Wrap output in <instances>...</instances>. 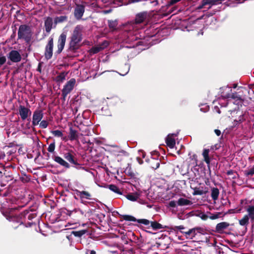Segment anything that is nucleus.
I'll use <instances>...</instances> for the list:
<instances>
[{"label": "nucleus", "mask_w": 254, "mask_h": 254, "mask_svg": "<svg viewBox=\"0 0 254 254\" xmlns=\"http://www.w3.org/2000/svg\"><path fill=\"white\" fill-rule=\"evenodd\" d=\"M203 194V192L200 190H195L193 194L194 195H201Z\"/></svg>", "instance_id": "nucleus-49"}, {"label": "nucleus", "mask_w": 254, "mask_h": 254, "mask_svg": "<svg viewBox=\"0 0 254 254\" xmlns=\"http://www.w3.org/2000/svg\"><path fill=\"white\" fill-rule=\"evenodd\" d=\"M48 126V123L46 120L42 121L39 125L40 127L42 128H46Z\"/></svg>", "instance_id": "nucleus-42"}, {"label": "nucleus", "mask_w": 254, "mask_h": 254, "mask_svg": "<svg viewBox=\"0 0 254 254\" xmlns=\"http://www.w3.org/2000/svg\"><path fill=\"white\" fill-rule=\"evenodd\" d=\"M38 70L40 72H41V69H40V67H38Z\"/></svg>", "instance_id": "nucleus-63"}, {"label": "nucleus", "mask_w": 254, "mask_h": 254, "mask_svg": "<svg viewBox=\"0 0 254 254\" xmlns=\"http://www.w3.org/2000/svg\"><path fill=\"white\" fill-rule=\"evenodd\" d=\"M51 132L55 137H61L63 140H66V137L64 136V134L62 131L60 130H52Z\"/></svg>", "instance_id": "nucleus-23"}, {"label": "nucleus", "mask_w": 254, "mask_h": 254, "mask_svg": "<svg viewBox=\"0 0 254 254\" xmlns=\"http://www.w3.org/2000/svg\"><path fill=\"white\" fill-rule=\"evenodd\" d=\"M239 124H241V123H239V120H238L237 119H235V120L234 121V126H237V125H238Z\"/></svg>", "instance_id": "nucleus-55"}, {"label": "nucleus", "mask_w": 254, "mask_h": 254, "mask_svg": "<svg viewBox=\"0 0 254 254\" xmlns=\"http://www.w3.org/2000/svg\"><path fill=\"white\" fill-rule=\"evenodd\" d=\"M67 73L63 72L61 73L59 75L57 76L55 78V81L59 83H62L64 80H65L66 75Z\"/></svg>", "instance_id": "nucleus-24"}, {"label": "nucleus", "mask_w": 254, "mask_h": 254, "mask_svg": "<svg viewBox=\"0 0 254 254\" xmlns=\"http://www.w3.org/2000/svg\"><path fill=\"white\" fill-rule=\"evenodd\" d=\"M185 229V227L183 225H180V226H175L174 230H183V229Z\"/></svg>", "instance_id": "nucleus-52"}, {"label": "nucleus", "mask_w": 254, "mask_h": 254, "mask_svg": "<svg viewBox=\"0 0 254 254\" xmlns=\"http://www.w3.org/2000/svg\"><path fill=\"white\" fill-rule=\"evenodd\" d=\"M14 228H16L17 227L18 225H13L12 226Z\"/></svg>", "instance_id": "nucleus-62"}, {"label": "nucleus", "mask_w": 254, "mask_h": 254, "mask_svg": "<svg viewBox=\"0 0 254 254\" xmlns=\"http://www.w3.org/2000/svg\"><path fill=\"white\" fill-rule=\"evenodd\" d=\"M85 11V7L81 4H77L74 9V15L75 18L79 20L82 17Z\"/></svg>", "instance_id": "nucleus-13"}, {"label": "nucleus", "mask_w": 254, "mask_h": 254, "mask_svg": "<svg viewBox=\"0 0 254 254\" xmlns=\"http://www.w3.org/2000/svg\"><path fill=\"white\" fill-rule=\"evenodd\" d=\"M142 192L140 190H138L135 192L129 193L126 195V198L130 201H138L141 195Z\"/></svg>", "instance_id": "nucleus-16"}, {"label": "nucleus", "mask_w": 254, "mask_h": 254, "mask_svg": "<svg viewBox=\"0 0 254 254\" xmlns=\"http://www.w3.org/2000/svg\"><path fill=\"white\" fill-rule=\"evenodd\" d=\"M101 49L102 48L101 47H94L91 50L94 54H96L98 53L101 50Z\"/></svg>", "instance_id": "nucleus-47"}, {"label": "nucleus", "mask_w": 254, "mask_h": 254, "mask_svg": "<svg viewBox=\"0 0 254 254\" xmlns=\"http://www.w3.org/2000/svg\"><path fill=\"white\" fill-rule=\"evenodd\" d=\"M53 39L51 38L45 48V56L46 58L48 60L51 59L53 56Z\"/></svg>", "instance_id": "nucleus-11"}, {"label": "nucleus", "mask_w": 254, "mask_h": 254, "mask_svg": "<svg viewBox=\"0 0 254 254\" xmlns=\"http://www.w3.org/2000/svg\"><path fill=\"white\" fill-rule=\"evenodd\" d=\"M247 211L248 213V217L251 219L252 224H254V206L250 205L247 209Z\"/></svg>", "instance_id": "nucleus-21"}, {"label": "nucleus", "mask_w": 254, "mask_h": 254, "mask_svg": "<svg viewBox=\"0 0 254 254\" xmlns=\"http://www.w3.org/2000/svg\"><path fill=\"white\" fill-rule=\"evenodd\" d=\"M31 37L30 28L26 25H21L19 26L18 31V39H23L26 42H29Z\"/></svg>", "instance_id": "nucleus-4"}, {"label": "nucleus", "mask_w": 254, "mask_h": 254, "mask_svg": "<svg viewBox=\"0 0 254 254\" xmlns=\"http://www.w3.org/2000/svg\"><path fill=\"white\" fill-rule=\"evenodd\" d=\"M67 19V17L66 16H60L59 17H56L55 18V24H57L58 23L63 22Z\"/></svg>", "instance_id": "nucleus-31"}, {"label": "nucleus", "mask_w": 254, "mask_h": 254, "mask_svg": "<svg viewBox=\"0 0 254 254\" xmlns=\"http://www.w3.org/2000/svg\"><path fill=\"white\" fill-rule=\"evenodd\" d=\"M177 203L179 205L183 206L190 205L191 203V202L190 200H188L187 199L180 198V199H179Z\"/></svg>", "instance_id": "nucleus-28"}, {"label": "nucleus", "mask_w": 254, "mask_h": 254, "mask_svg": "<svg viewBox=\"0 0 254 254\" xmlns=\"http://www.w3.org/2000/svg\"><path fill=\"white\" fill-rule=\"evenodd\" d=\"M239 120V123H242L245 119L244 118V116L243 115H240L239 118L237 119Z\"/></svg>", "instance_id": "nucleus-50"}, {"label": "nucleus", "mask_w": 254, "mask_h": 254, "mask_svg": "<svg viewBox=\"0 0 254 254\" xmlns=\"http://www.w3.org/2000/svg\"><path fill=\"white\" fill-rule=\"evenodd\" d=\"M249 218L248 215H245L243 218L239 220V224L240 225L242 226H245L246 228L247 225L249 224Z\"/></svg>", "instance_id": "nucleus-27"}, {"label": "nucleus", "mask_w": 254, "mask_h": 254, "mask_svg": "<svg viewBox=\"0 0 254 254\" xmlns=\"http://www.w3.org/2000/svg\"><path fill=\"white\" fill-rule=\"evenodd\" d=\"M64 158L69 162L70 163L74 165L77 164V162L74 160L73 156L69 152L65 153L64 155Z\"/></svg>", "instance_id": "nucleus-22"}, {"label": "nucleus", "mask_w": 254, "mask_h": 254, "mask_svg": "<svg viewBox=\"0 0 254 254\" xmlns=\"http://www.w3.org/2000/svg\"><path fill=\"white\" fill-rule=\"evenodd\" d=\"M68 138L71 141L78 140L79 138V133L77 131L73 129L72 127H70Z\"/></svg>", "instance_id": "nucleus-18"}, {"label": "nucleus", "mask_w": 254, "mask_h": 254, "mask_svg": "<svg viewBox=\"0 0 254 254\" xmlns=\"http://www.w3.org/2000/svg\"><path fill=\"white\" fill-rule=\"evenodd\" d=\"M53 24V19L50 17L46 18L45 21V27L46 31L49 33L52 29V26Z\"/></svg>", "instance_id": "nucleus-19"}, {"label": "nucleus", "mask_w": 254, "mask_h": 254, "mask_svg": "<svg viewBox=\"0 0 254 254\" xmlns=\"http://www.w3.org/2000/svg\"><path fill=\"white\" fill-rule=\"evenodd\" d=\"M221 2V0H202L201 4L198 6V9L203 8H210L213 5Z\"/></svg>", "instance_id": "nucleus-7"}, {"label": "nucleus", "mask_w": 254, "mask_h": 254, "mask_svg": "<svg viewBox=\"0 0 254 254\" xmlns=\"http://www.w3.org/2000/svg\"><path fill=\"white\" fill-rule=\"evenodd\" d=\"M154 163V165L152 164L151 167L154 169H156L159 168L160 166V162L157 159H152L151 163Z\"/></svg>", "instance_id": "nucleus-34"}, {"label": "nucleus", "mask_w": 254, "mask_h": 254, "mask_svg": "<svg viewBox=\"0 0 254 254\" xmlns=\"http://www.w3.org/2000/svg\"><path fill=\"white\" fill-rule=\"evenodd\" d=\"M219 194V190L216 188H213L211 190V196L215 201L218 199Z\"/></svg>", "instance_id": "nucleus-26"}, {"label": "nucleus", "mask_w": 254, "mask_h": 254, "mask_svg": "<svg viewBox=\"0 0 254 254\" xmlns=\"http://www.w3.org/2000/svg\"><path fill=\"white\" fill-rule=\"evenodd\" d=\"M177 134L173 133L169 134L166 138V143L167 146L170 148H173L176 144L175 137H176Z\"/></svg>", "instance_id": "nucleus-15"}, {"label": "nucleus", "mask_w": 254, "mask_h": 254, "mask_svg": "<svg viewBox=\"0 0 254 254\" xmlns=\"http://www.w3.org/2000/svg\"><path fill=\"white\" fill-rule=\"evenodd\" d=\"M86 232V230H81L79 231H76L73 232V234L76 237H80Z\"/></svg>", "instance_id": "nucleus-39"}, {"label": "nucleus", "mask_w": 254, "mask_h": 254, "mask_svg": "<svg viewBox=\"0 0 254 254\" xmlns=\"http://www.w3.org/2000/svg\"><path fill=\"white\" fill-rule=\"evenodd\" d=\"M86 254H96V252L94 250H87Z\"/></svg>", "instance_id": "nucleus-53"}, {"label": "nucleus", "mask_w": 254, "mask_h": 254, "mask_svg": "<svg viewBox=\"0 0 254 254\" xmlns=\"http://www.w3.org/2000/svg\"><path fill=\"white\" fill-rule=\"evenodd\" d=\"M151 3L154 5H156L158 4V0H153L152 1H151Z\"/></svg>", "instance_id": "nucleus-58"}, {"label": "nucleus", "mask_w": 254, "mask_h": 254, "mask_svg": "<svg viewBox=\"0 0 254 254\" xmlns=\"http://www.w3.org/2000/svg\"><path fill=\"white\" fill-rule=\"evenodd\" d=\"M224 91L221 93V97L223 99H227V98H232V99H236L237 98L236 102L237 104H239L241 103V100L240 98H238L235 94L233 93L231 94V92L232 91V89L231 87L226 86L223 88Z\"/></svg>", "instance_id": "nucleus-5"}, {"label": "nucleus", "mask_w": 254, "mask_h": 254, "mask_svg": "<svg viewBox=\"0 0 254 254\" xmlns=\"http://www.w3.org/2000/svg\"><path fill=\"white\" fill-rule=\"evenodd\" d=\"M43 117V113L41 110H36L33 114L32 125L33 126H37Z\"/></svg>", "instance_id": "nucleus-10"}, {"label": "nucleus", "mask_w": 254, "mask_h": 254, "mask_svg": "<svg viewBox=\"0 0 254 254\" xmlns=\"http://www.w3.org/2000/svg\"><path fill=\"white\" fill-rule=\"evenodd\" d=\"M108 188L110 189V190H111V191H112L117 194H122V192L121 191V190L116 185H110L108 186Z\"/></svg>", "instance_id": "nucleus-29"}, {"label": "nucleus", "mask_w": 254, "mask_h": 254, "mask_svg": "<svg viewBox=\"0 0 254 254\" xmlns=\"http://www.w3.org/2000/svg\"><path fill=\"white\" fill-rule=\"evenodd\" d=\"M177 202L174 200H172L169 202V205L171 207H175L176 206Z\"/></svg>", "instance_id": "nucleus-48"}, {"label": "nucleus", "mask_w": 254, "mask_h": 254, "mask_svg": "<svg viewBox=\"0 0 254 254\" xmlns=\"http://www.w3.org/2000/svg\"><path fill=\"white\" fill-rule=\"evenodd\" d=\"M66 39V35L65 33H63L60 36L58 42L57 53L60 54L64 48Z\"/></svg>", "instance_id": "nucleus-12"}, {"label": "nucleus", "mask_w": 254, "mask_h": 254, "mask_svg": "<svg viewBox=\"0 0 254 254\" xmlns=\"http://www.w3.org/2000/svg\"><path fill=\"white\" fill-rule=\"evenodd\" d=\"M184 233L186 234L187 237H190L191 238V229H190L188 231L185 232Z\"/></svg>", "instance_id": "nucleus-51"}, {"label": "nucleus", "mask_w": 254, "mask_h": 254, "mask_svg": "<svg viewBox=\"0 0 254 254\" xmlns=\"http://www.w3.org/2000/svg\"><path fill=\"white\" fill-rule=\"evenodd\" d=\"M128 71H129V67H128V66H127V71L126 72H125V73H124V74H121L122 75H123V76H124V75H125L126 74H127L128 73Z\"/></svg>", "instance_id": "nucleus-60"}, {"label": "nucleus", "mask_w": 254, "mask_h": 254, "mask_svg": "<svg viewBox=\"0 0 254 254\" xmlns=\"http://www.w3.org/2000/svg\"><path fill=\"white\" fill-rule=\"evenodd\" d=\"M76 195L79 197L81 203L84 204H87L88 202L86 200H92L91 194L86 191L75 190Z\"/></svg>", "instance_id": "nucleus-6"}, {"label": "nucleus", "mask_w": 254, "mask_h": 254, "mask_svg": "<svg viewBox=\"0 0 254 254\" xmlns=\"http://www.w3.org/2000/svg\"><path fill=\"white\" fill-rule=\"evenodd\" d=\"M244 174L246 177H248L250 176H253L254 175V165L253 167L247 170L244 171Z\"/></svg>", "instance_id": "nucleus-33"}, {"label": "nucleus", "mask_w": 254, "mask_h": 254, "mask_svg": "<svg viewBox=\"0 0 254 254\" xmlns=\"http://www.w3.org/2000/svg\"><path fill=\"white\" fill-rule=\"evenodd\" d=\"M55 142H53L51 143L48 146L47 150L49 152L53 153L54 152L55 149Z\"/></svg>", "instance_id": "nucleus-37"}, {"label": "nucleus", "mask_w": 254, "mask_h": 254, "mask_svg": "<svg viewBox=\"0 0 254 254\" xmlns=\"http://www.w3.org/2000/svg\"><path fill=\"white\" fill-rule=\"evenodd\" d=\"M198 216L203 220H206L208 218V216L205 213L203 212L199 213Z\"/></svg>", "instance_id": "nucleus-44"}, {"label": "nucleus", "mask_w": 254, "mask_h": 254, "mask_svg": "<svg viewBox=\"0 0 254 254\" xmlns=\"http://www.w3.org/2000/svg\"><path fill=\"white\" fill-rule=\"evenodd\" d=\"M227 174L228 175H232L234 174V171L233 170L228 171Z\"/></svg>", "instance_id": "nucleus-57"}, {"label": "nucleus", "mask_w": 254, "mask_h": 254, "mask_svg": "<svg viewBox=\"0 0 254 254\" xmlns=\"http://www.w3.org/2000/svg\"><path fill=\"white\" fill-rule=\"evenodd\" d=\"M76 83V80L74 78H71L67 83L64 85L62 92H63L64 95H68L73 90Z\"/></svg>", "instance_id": "nucleus-9"}, {"label": "nucleus", "mask_w": 254, "mask_h": 254, "mask_svg": "<svg viewBox=\"0 0 254 254\" xmlns=\"http://www.w3.org/2000/svg\"><path fill=\"white\" fill-rule=\"evenodd\" d=\"M118 23L116 20L113 21L110 20L108 21V25L110 28L114 30L116 29Z\"/></svg>", "instance_id": "nucleus-35"}, {"label": "nucleus", "mask_w": 254, "mask_h": 254, "mask_svg": "<svg viewBox=\"0 0 254 254\" xmlns=\"http://www.w3.org/2000/svg\"><path fill=\"white\" fill-rule=\"evenodd\" d=\"M150 225L154 230H159L162 228V225L155 221L150 222Z\"/></svg>", "instance_id": "nucleus-30"}, {"label": "nucleus", "mask_w": 254, "mask_h": 254, "mask_svg": "<svg viewBox=\"0 0 254 254\" xmlns=\"http://www.w3.org/2000/svg\"><path fill=\"white\" fill-rule=\"evenodd\" d=\"M62 92V96H63L62 99H63V100L64 101L65 100V99H66V96H67V95H64V94H63V92Z\"/></svg>", "instance_id": "nucleus-59"}, {"label": "nucleus", "mask_w": 254, "mask_h": 254, "mask_svg": "<svg viewBox=\"0 0 254 254\" xmlns=\"http://www.w3.org/2000/svg\"><path fill=\"white\" fill-rule=\"evenodd\" d=\"M214 110L218 114H220L221 113L220 109L218 108L217 106L214 107Z\"/></svg>", "instance_id": "nucleus-56"}, {"label": "nucleus", "mask_w": 254, "mask_h": 254, "mask_svg": "<svg viewBox=\"0 0 254 254\" xmlns=\"http://www.w3.org/2000/svg\"><path fill=\"white\" fill-rule=\"evenodd\" d=\"M7 56L8 59L13 63H18L21 60V56L20 53L16 50H11Z\"/></svg>", "instance_id": "nucleus-8"}, {"label": "nucleus", "mask_w": 254, "mask_h": 254, "mask_svg": "<svg viewBox=\"0 0 254 254\" xmlns=\"http://www.w3.org/2000/svg\"><path fill=\"white\" fill-rule=\"evenodd\" d=\"M54 160L56 163L66 168H69L70 167L69 164L60 156H55Z\"/></svg>", "instance_id": "nucleus-20"}, {"label": "nucleus", "mask_w": 254, "mask_h": 254, "mask_svg": "<svg viewBox=\"0 0 254 254\" xmlns=\"http://www.w3.org/2000/svg\"><path fill=\"white\" fill-rule=\"evenodd\" d=\"M209 150L208 149H205L202 152V155L204 158V161L206 163L209 165L210 164V160L209 157Z\"/></svg>", "instance_id": "nucleus-25"}, {"label": "nucleus", "mask_w": 254, "mask_h": 254, "mask_svg": "<svg viewBox=\"0 0 254 254\" xmlns=\"http://www.w3.org/2000/svg\"><path fill=\"white\" fill-rule=\"evenodd\" d=\"M137 222L139 223L143 224L146 226L149 225L150 224V222L148 220L145 219H138Z\"/></svg>", "instance_id": "nucleus-40"}, {"label": "nucleus", "mask_w": 254, "mask_h": 254, "mask_svg": "<svg viewBox=\"0 0 254 254\" xmlns=\"http://www.w3.org/2000/svg\"><path fill=\"white\" fill-rule=\"evenodd\" d=\"M219 217H220V213H217L216 214H213V215H211L210 216H209V218L211 219V220H214V219L218 218Z\"/></svg>", "instance_id": "nucleus-46"}, {"label": "nucleus", "mask_w": 254, "mask_h": 254, "mask_svg": "<svg viewBox=\"0 0 254 254\" xmlns=\"http://www.w3.org/2000/svg\"><path fill=\"white\" fill-rule=\"evenodd\" d=\"M149 14L146 11L140 12L136 15L134 22L128 25L129 30L135 31L144 28L149 22Z\"/></svg>", "instance_id": "nucleus-2"}, {"label": "nucleus", "mask_w": 254, "mask_h": 254, "mask_svg": "<svg viewBox=\"0 0 254 254\" xmlns=\"http://www.w3.org/2000/svg\"><path fill=\"white\" fill-rule=\"evenodd\" d=\"M214 132L217 136H219L221 134V131L219 129H215Z\"/></svg>", "instance_id": "nucleus-54"}, {"label": "nucleus", "mask_w": 254, "mask_h": 254, "mask_svg": "<svg viewBox=\"0 0 254 254\" xmlns=\"http://www.w3.org/2000/svg\"><path fill=\"white\" fill-rule=\"evenodd\" d=\"M34 215L28 210H25L18 215H14L12 213L6 216V219L9 221L14 223H17L18 225L23 224L26 227H30L32 223L28 222L34 218Z\"/></svg>", "instance_id": "nucleus-1"}, {"label": "nucleus", "mask_w": 254, "mask_h": 254, "mask_svg": "<svg viewBox=\"0 0 254 254\" xmlns=\"http://www.w3.org/2000/svg\"><path fill=\"white\" fill-rule=\"evenodd\" d=\"M209 106L206 104H202L200 106V110L203 112H206L209 110Z\"/></svg>", "instance_id": "nucleus-43"}, {"label": "nucleus", "mask_w": 254, "mask_h": 254, "mask_svg": "<svg viewBox=\"0 0 254 254\" xmlns=\"http://www.w3.org/2000/svg\"><path fill=\"white\" fill-rule=\"evenodd\" d=\"M121 1L122 4H127L128 3L138 2L141 0H119Z\"/></svg>", "instance_id": "nucleus-38"}, {"label": "nucleus", "mask_w": 254, "mask_h": 254, "mask_svg": "<svg viewBox=\"0 0 254 254\" xmlns=\"http://www.w3.org/2000/svg\"><path fill=\"white\" fill-rule=\"evenodd\" d=\"M230 226L229 223L226 222H222L217 224L216 231L218 233H222Z\"/></svg>", "instance_id": "nucleus-17"}, {"label": "nucleus", "mask_w": 254, "mask_h": 254, "mask_svg": "<svg viewBox=\"0 0 254 254\" xmlns=\"http://www.w3.org/2000/svg\"><path fill=\"white\" fill-rule=\"evenodd\" d=\"M124 219L127 221H133L135 222L136 221L135 218L130 215H124L123 216Z\"/></svg>", "instance_id": "nucleus-41"}, {"label": "nucleus", "mask_w": 254, "mask_h": 254, "mask_svg": "<svg viewBox=\"0 0 254 254\" xmlns=\"http://www.w3.org/2000/svg\"><path fill=\"white\" fill-rule=\"evenodd\" d=\"M209 19L211 21H213V20H216V19L213 17H210Z\"/></svg>", "instance_id": "nucleus-61"}, {"label": "nucleus", "mask_w": 254, "mask_h": 254, "mask_svg": "<svg viewBox=\"0 0 254 254\" xmlns=\"http://www.w3.org/2000/svg\"><path fill=\"white\" fill-rule=\"evenodd\" d=\"M19 114L22 120H25L31 114L30 110L24 106H20L19 108Z\"/></svg>", "instance_id": "nucleus-14"}, {"label": "nucleus", "mask_w": 254, "mask_h": 254, "mask_svg": "<svg viewBox=\"0 0 254 254\" xmlns=\"http://www.w3.org/2000/svg\"><path fill=\"white\" fill-rule=\"evenodd\" d=\"M83 26L81 25L76 26L72 32L69 42V48L71 50L76 49L82 39Z\"/></svg>", "instance_id": "nucleus-3"}, {"label": "nucleus", "mask_w": 254, "mask_h": 254, "mask_svg": "<svg viewBox=\"0 0 254 254\" xmlns=\"http://www.w3.org/2000/svg\"><path fill=\"white\" fill-rule=\"evenodd\" d=\"M29 123H28V124H27V127H28V128H29Z\"/></svg>", "instance_id": "nucleus-64"}, {"label": "nucleus", "mask_w": 254, "mask_h": 254, "mask_svg": "<svg viewBox=\"0 0 254 254\" xmlns=\"http://www.w3.org/2000/svg\"><path fill=\"white\" fill-rule=\"evenodd\" d=\"M201 230V228L199 227H195L192 229H191V238L194 237L197 234V232H199Z\"/></svg>", "instance_id": "nucleus-36"}, {"label": "nucleus", "mask_w": 254, "mask_h": 254, "mask_svg": "<svg viewBox=\"0 0 254 254\" xmlns=\"http://www.w3.org/2000/svg\"><path fill=\"white\" fill-rule=\"evenodd\" d=\"M6 61V57L4 56L0 57V65H3Z\"/></svg>", "instance_id": "nucleus-45"}, {"label": "nucleus", "mask_w": 254, "mask_h": 254, "mask_svg": "<svg viewBox=\"0 0 254 254\" xmlns=\"http://www.w3.org/2000/svg\"><path fill=\"white\" fill-rule=\"evenodd\" d=\"M75 213H77L79 217H82L84 215V212L79 209H74L70 212V215H73Z\"/></svg>", "instance_id": "nucleus-32"}]
</instances>
